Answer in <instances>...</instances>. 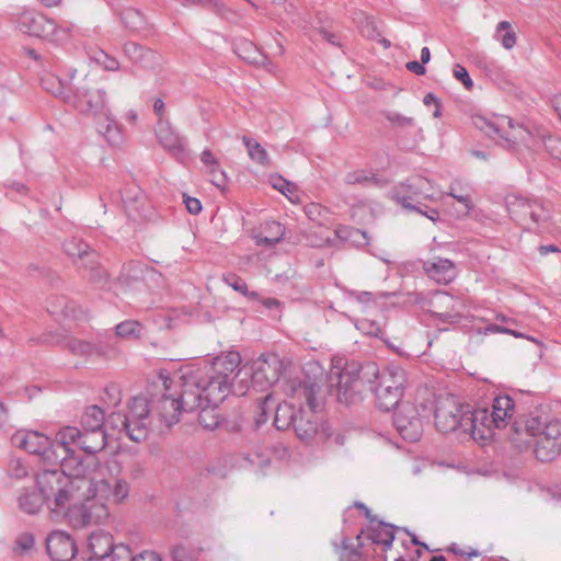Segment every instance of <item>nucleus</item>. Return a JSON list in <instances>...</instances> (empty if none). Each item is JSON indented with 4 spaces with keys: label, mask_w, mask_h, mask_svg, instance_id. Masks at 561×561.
Listing matches in <instances>:
<instances>
[{
    "label": "nucleus",
    "mask_w": 561,
    "mask_h": 561,
    "mask_svg": "<svg viewBox=\"0 0 561 561\" xmlns=\"http://www.w3.org/2000/svg\"><path fill=\"white\" fill-rule=\"evenodd\" d=\"M181 394L174 397L163 393L161 398L152 401L151 407L144 397H134L126 412H113L107 419L114 430L124 432L130 440L142 442L149 433V417L153 413L167 427H171L180 421L183 412H194L198 408V400L190 391L181 387Z\"/></svg>",
    "instance_id": "1"
},
{
    "label": "nucleus",
    "mask_w": 561,
    "mask_h": 561,
    "mask_svg": "<svg viewBox=\"0 0 561 561\" xmlns=\"http://www.w3.org/2000/svg\"><path fill=\"white\" fill-rule=\"evenodd\" d=\"M241 356L238 352L219 355L205 366L187 365L179 370L180 386L198 400V408H217L231 392L243 394V387L237 391L234 379L241 374Z\"/></svg>",
    "instance_id": "2"
},
{
    "label": "nucleus",
    "mask_w": 561,
    "mask_h": 561,
    "mask_svg": "<svg viewBox=\"0 0 561 561\" xmlns=\"http://www.w3.org/2000/svg\"><path fill=\"white\" fill-rule=\"evenodd\" d=\"M67 469L44 470L36 477L39 493L47 504L54 503V510L85 500V490L91 485L88 482L87 465L82 461L77 462L73 472L66 473Z\"/></svg>",
    "instance_id": "3"
},
{
    "label": "nucleus",
    "mask_w": 561,
    "mask_h": 561,
    "mask_svg": "<svg viewBox=\"0 0 561 561\" xmlns=\"http://www.w3.org/2000/svg\"><path fill=\"white\" fill-rule=\"evenodd\" d=\"M300 407L294 423V430L300 440L310 442L320 428V419L316 414L321 403L317 399L320 387L314 382L291 381L286 390Z\"/></svg>",
    "instance_id": "4"
},
{
    "label": "nucleus",
    "mask_w": 561,
    "mask_h": 561,
    "mask_svg": "<svg viewBox=\"0 0 561 561\" xmlns=\"http://www.w3.org/2000/svg\"><path fill=\"white\" fill-rule=\"evenodd\" d=\"M88 482L91 484L85 490V500H96L99 503L113 502L115 504L123 503L129 495V483L122 478H116L112 484L105 479V473H112L110 466H103L96 460L91 459L87 463Z\"/></svg>",
    "instance_id": "5"
},
{
    "label": "nucleus",
    "mask_w": 561,
    "mask_h": 561,
    "mask_svg": "<svg viewBox=\"0 0 561 561\" xmlns=\"http://www.w3.org/2000/svg\"><path fill=\"white\" fill-rule=\"evenodd\" d=\"M377 375V365L368 363H347L337 375L336 398L339 402L354 404L363 399L366 383H373L371 376Z\"/></svg>",
    "instance_id": "6"
},
{
    "label": "nucleus",
    "mask_w": 561,
    "mask_h": 561,
    "mask_svg": "<svg viewBox=\"0 0 561 561\" xmlns=\"http://www.w3.org/2000/svg\"><path fill=\"white\" fill-rule=\"evenodd\" d=\"M435 424L439 432L450 433L461 428L471 436L485 439L486 435L476 422H473V410L469 405H459L454 399L442 401L435 410Z\"/></svg>",
    "instance_id": "7"
},
{
    "label": "nucleus",
    "mask_w": 561,
    "mask_h": 561,
    "mask_svg": "<svg viewBox=\"0 0 561 561\" xmlns=\"http://www.w3.org/2000/svg\"><path fill=\"white\" fill-rule=\"evenodd\" d=\"M472 121L477 128L490 137L497 136L500 138L499 144L506 149H514L517 145H523L527 148L535 146L531 141V133L520 125H515L513 121L506 116L488 118L482 115H477Z\"/></svg>",
    "instance_id": "8"
},
{
    "label": "nucleus",
    "mask_w": 561,
    "mask_h": 561,
    "mask_svg": "<svg viewBox=\"0 0 561 561\" xmlns=\"http://www.w3.org/2000/svg\"><path fill=\"white\" fill-rule=\"evenodd\" d=\"M371 387L375 393L377 405L380 410L390 411L399 407L403 397L407 382L405 371L396 365L388 366L381 373L377 369V375L371 376Z\"/></svg>",
    "instance_id": "9"
},
{
    "label": "nucleus",
    "mask_w": 561,
    "mask_h": 561,
    "mask_svg": "<svg viewBox=\"0 0 561 561\" xmlns=\"http://www.w3.org/2000/svg\"><path fill=\"white\" fill-rule=\"evenodd\" d=\"M16 24L23 33L54 43L68 41L73 28L71 23L58 25L45 14L33 10H23L16 18Z\"/></svg>",
    "instance_id": "10"
},
{
    "label": "nucleus",
    "mask_w": 561,
    "mask_h": 561,
    "mask_svg": "<svg viewBox=\"0 0 561 561\" xmlns=\"http://www.w3.org/2000/svg\"><path fill=\"white\" fill-rule=\"evenodd\" d=\"M66 102L83 114L101 115L106 108V92L95 82L84 77Z\"/></svg>",
    "instance_id": "11"
},
{
    "label": "nucleus",
    "mask_w": 561,
    "mask_h": 561,
    "mask_svg": "<svg viewBox=\"0 0 561 561\" xmlns=\"http://www.w3.org/2000/svg\"><path fill=\"white\" fill-rule=\"evenodd\" d=\"M515 413V402L507 394L497 396L492 403V411L488 409L473 410V422L484 431L486 438L492 436V426L502 428L513 420Z\"/></svg>",
    "instance_id": "12"
},
{
    "label": "nucleus",
    "mask_w": 561,
    "mask_h": 561,
    "mask_svg": "<svg viewBox=\"0 0 561 561\" xmlns=\"http://www.w3.org/2000/svg\"><path fill=\"white\" fill-rule=\"evenodd\" d=\"M430 180L414 175L394 186L392 199L409 210L422 211L423 199H434Z\"/></svg>",
    "instance_id": "13"
},
{
    "label": "nucleus",
    "mask_w": 561,
    "mask_h": 561,
    "mask_svg": "<svg viewBox=\"0 0 561 561\" xmlns=\"http://www.w3.org/2000/svg\"><path fill=\"white\" fill-rule=\"evenodd\" d=\"M14 446L34 455H39L45 461L59 462V453L46 435L35 431H19L12 435Z\"/></svg>",
    "instance_id": "14"
},
{
    "label": "nucleus",
    "mask_w": 561,
    "mask_h": 561,
    "mask_svg": "<svg viewBox=\"0 0 561 561\" xmlns=\"http://www.w3.org/2000/svg\"><path fill=\"white\" fill-rule=\"evenodd\" d=\"M71 506L68 512L70 524L75 528H83L92 524H102L110 516L107 504L96 500H82L67 504Z\"/></svg>",
    "instance_id": "15"
},
{
    "label": "nucleus",
    "mask_w": 561,
    "mask_h": 561,
    "mask_svg": "<svg viewBox=\"0 0 561 561\" xmlns=\"http://www.w3.org/2000/svg\"><path fill=\"white\" fill-rule=\"evenodd\" d=\"M282 373L283 362L278 355H261L252 364V386L262 391L267 390L279 380Z\"/></svg>",
    "instance_id": "16"
},
{
    "label": "nucleus",
    "mask_w": 561,
    "mask_h": 561,
    "mask_svg": "<svg viewBox=\"0 0 561 561\" xmlns=\"http://www.w3.org/2000/svg\"><path fill=\"white\" fill-rule=\"evenodd\" d=\"M561 451V422L551 421L547 423L535 439L534 453L540 461H551Z\"/></svg>",
    "instance_id": "17"
},
{
    "label": "nucleus",
    "mask_w": 561,
    "mask_h": 561,
    "mask_svg": "<svg viewBox=\"0 0 561 561\" xmlns=\"http://www.w3.org/2000/svg\"><path fill=\"white\" fill-rule=\"evenodd\" d=\"M393 424L401 437L409 442H417L423 433V422L416 407L403 402L393 417Z\"/></svg>",
    "instance_id": "18"
},
{
    "label": "nucleus",
    "mask_w": 561,
    "mask_h": 561,
    "mask_svg": "<svg viewBox=\"0 0 561 561\" xmlns=\"http://www.w3.org/2000/svg\"><path fill=\"white\" fill-rule=\"evenodd\" d=\"M46 549L54 561H70L77 554L75 540L65 531H53L46 540Z\"/></svg>",
    "instance_id": "19"
},
{
    "label": "nucleus",
    "mask_w": 561,
    "mask_h": 561,
    "mask_svg": "<svg viewBox=\"0 0 561 561\" xmlns=\"http://www.w3.org/2000/svg\"><path fill=\"white\" fill-rule=\"evenodd\" d=\"M431 305L432 312L443 322L453 323L461 318L463 304L445 291L436 293Z\"/></svg>",
    "instance_id": "20"
},
{
    "label": "nucleus",
    "mask_w": 561,
    "mask_h": 561,
    "mask_svg": "<svg viewBox=\"0 0 561 561\" xmlns=\"http://www.w3.org/2000/svg\"><path fill=\"white\" fill-rule=\"evenodd\" d=\"M81 430L76 426H65L59 430L56 434L55 439V449H61V455L59 454V462L62 468H71L72 462H78L73 458V450L70 447L71 444L78 445L80 444Z\"/></svg>",
    "instance_id": "21"
},
{
    "label": "nucleus",
    "mask_w": 561,
    "mask_h": 561,
    "mask_svg": "<svg viewBox=\"0 0 561 561\" xmlns=\"http://www.w3.org/2000/svg\"><path fill=\"white\" fill-rule=\"evenodd\" d=\"M156 136L160 145L178 159L185 158L183 140L168 119L158 121Z\"/></svg>",
    "instance_id": "22"
},
{
    "label": "nucleus",
    "mask_w": 561,
    "mask_h": 561,
    "mask_svg": "<svg viewBox=\"0 0 561 561\" xmlns=\"http://www.w3.org/2000/svg\"><path fill=\"white\" fill-rule=\"evenodd\" d=\"M423 268L427 276L438 284H448L457 275L454 262L443 257H434L424 262Z\"/></svg>",
    "instance_id": "23"
},
{
    "label": "nucleus",
    "mask_w": 561,
    "mask_h": 561,
    "mask_svg": "<svg viewBox=\"0 0 561 561\" xmlns=\"http://www.w3.org/2000/svg\"><path fill=\"white\" fill-rule=\"evenodd\" d=\"M285 236V227L275 220L266 221L262 225L261 231L253 236L255 244L259 247H274L279 243Z\"/></svg>",
    "instance_id": "24"
},
{
    "label": "nucleus",
    "mask_w": 561,
    "mask_h": 561,
    "mask_svg": "<svg viewBox=\"0 0 561 561\" xmlns=\"http://www.w3.org/2000/svg\"><path fill=\"white\" fill-rule=\"evenodd\" d=\"M123 51L133 62L145 68H153L158 64L159 56L156 51L135 42L125 43Z\"/></svg>",
    "instance_id": "25"
},
{
    "label": "nucleus",
    "mask_w": 561,
    "mask_h": 561,
    "mask_svg": "<svg viewBox=\"0 0 561 561\" xmlns=\"http://www.w3.org/2000/svg\"><path fill=\"white\" fill-rule=\"evenodd\" d=\"M66 253L73 259H78L79 266H85L87 263L94 264L99 254L81 240L72 238L64 243Z\"/></svg>",
    "instance_id": "26"
},
{
    "label": "nucleus",
    "mask_w": 561,
    "mask_h": 561,
    "mask_svg": "<svg viewBox=\"0 0 561 561\" xmlns=\"http://www.w3.org/2000/svg\"><path fill=\"white\" fill-rule=\"evenodd\" d=\"M114 548L113 538L104 531L92 533L89 537L90 559L103 560L110 557Z\"/></svg>",
    "instance_id": "27"
},
{
    "label": "nucleus",
    "mask_w": 561,
    "mask_h": 561,
    "mask_svg": "<svg viewBox=\"0 0 561 561\" xmlns=\"http://www.w3.org/2000/svg\"><path fill=\"white\" fill-rule=\"evenodd\" d=\"M394 526L383 522H378L368 527V538L376 545L383 546L385 550L392 547L394 540Z\"/></svg>",
    "instance_id": "28"
},
{
    "label": "nucleus",
    "mask_w": 561,
    "mask_h": 561,
    "mask_svg": "<svg viewBox=\"0 0 561 561\" xmlns=\"http://www.w3.org/2000/svg\"><path fill=\"white\" fill-rule=\"evenodd\" d=\"M550 218L549 210L539 201H530L520 211L519 217L515 220L522 225H527L528 219L535 225L546 221Z\"/></svg>",
    "instance_id": "29"
},
{
    "label": "nucleus",
    "mask_w": 561,
    "mask_h": 561,
    "mask_svg": "<svg viewBox=\"0 0 561 561\" xmlns=\"http://www.w3.org/2000/svg\"><path fill=\"white\" fill-rule=\"evenodd\" d=\"M66 347L71 352L73 355L78 356H91V355H101L108 358L115 357L118 354L117 348H112L110 353L101 351V348L95 347L94 344L79 340V339H69L66 342Z\"/></svg>",
    "instance_id": "30"
},
{
    "label": "nucleus",
    "mask_w": 561,
    "mask_h": 561,
    "mask_svg": "<svg viewBox=\"0 0 561 561\" xmlns=\"http://www.w3.org/2000/svg\"><path fill=\"white\" fill-rule=\"evenodd\" d=\"M106 434L104 431L81 430L79 447L88 454L101 451L106 446Z\"/></svg>",
    "instance_id": "31"
},
{
    "label": "nucleus",
    "mask_w": 561,
    "mask_h": 561,
    "mask_svg": "<svg viewBox=\"0 0 561 561\" xmlns=\"http://www.w3.org/2000/svg\"><path fill=\"white\" fill-rule=\"evenodd\" d=\"M335 238L342 242H348L354 247H365L369 243V238L365 230L350 226H339L335 229Z\"/></svg>",
    "instance_id": "32"
},
{
    "label": "nucleus",
    "mask_w": 561,
    "mask_h": 561,
    "mask_svg": "<svg viewBox=\"0 0 561 561\" xmlns=\"http://www.w3.org/2000/svg\"><path fill=\"white\" fill-rule=\"evenodd\" d=\"M81 424L84 431H104V411L96 405L87 408L82 415Z\"/></svg>",
    "instance_id": "33"
},
{
    "label": "nucleus",
    "mask_w": 561,
    "mask_h": 561,
    "mask_svg": "<svg viewBox=\"0 0 561 561\" xmlns=\"http://www.w3.org/2000/svg\"><path fill=\"white\" fill-rule=\"evenodd\" d=\"M242 142L244 144L249 158L256 164L267 167L271 163L270 157L265 148L255 139L242 136Z\"/></svg>",
    "instance_id": "34"
},
{
    "label": "nucleus",
    "mask_w": 561,
    "mask_h": 561,
    "mask_svg": "<svg viewBox=\"0 0 561 561\" xmlns=\"http://www.w3.org/2000/svg\"><path fill=\"white\" fill-rule=\"evenodd\" d=\"M296 416L295 403L278 404L275 411L274 425L277 430H287L289 426H294Z\"/></svg>",
    "instance_id": "35"
},
{
    "label": "nucleus",
    "mask_w": 561,
    "mask_h": 561,
    "mask_svg": "<svg viewBox=\"0 0 561 561\" xmlns=\"http://www.w3.org/2000/svg\"><path fill=\"white\" fill-rule=\"evenodd\" d=\"M18 502L19 507L23 512L27 514H35L39 511L45 500L41 493L37 494L34 491H24L20 494Z\"/></svg>",
    "instance_id": "36"
},
{
    "label": "nucleus",
    "mask_w": 561,
    "mask_h": 561,
    "mask_svg": "<svg viewBox=\"0 0 561 561\" xmlns=\"http://www.w3.org/2000/svg\"><path fill=\"white\" fill-rule=\"evenodd\" d=\"M144 325L136 320H125L115 328L116 335L122 339L136 340L142 334Z\"/></svg>",
    "instance_id": "37"
},
{
    "label": "nucleus",
    "mask_w": 561,
    "mask_h": 561,
    "mask_svg": "<svg viewBox=\"0 0 561 561\" xmlns=\"http://www.w3.org/2000/svg\"><path fill=\"white\" fill-rule=\"evenodd\" d=\"M494 37L502 44L505 49H511L516 45V34L512 30V25L507 21H501L496 25Z\"/></svg>",
    "instance_id": "38"
},
{
    "label": "nucleus",
    "mask_w": 561,
    "mask_h": 561,
    "mask_svg": "<svg viewBox=\"0 0 561 561\" xmlns=\"http://www.w3.org/2000/svg\"><path fill=\"white\" fill-rule=\"evenodd\" d=\"M306 216L320 226H327L330 222V211L327 207L318 203H309L305 206Z\"/></svg>",
    "instance_id": "39"
},
{
    "label": "nucleus",
    "mask_w": 561,
    "mask_h": 561,
    "mask_svg": "<svg viewBox=\"0 0 561 561\" xmlns=\"http://www.w3.org/2000/svg\"><path fill=\"white\" fill-rule=\"evenodd\" d=\"M513 427L516 433L525 432L529 436L537 438L542 432V423L539 417H527L523 421H513Z\"/></svg>",
    "instance_id": "40"
},
{
    "label": "nucleus",
    "mask_w": 561,
    "mask_h": 561,
    "mask_svg": "<svg viewBox=\"0 0 561 561\" xmlns=\"http://www.w3.org/2000/svg\"><path fill=\"white\" fill-rule=\"evenodd\" d=\"M448 195L463 205V214H469L473 207L470 188L462 187L460 183H451Z\"/></svg>",
    "instance_id": "41"
},
{
    "label": "nucleus",
    "mask_w": 561,
    "mask_h": 561,
    "mask_svg": "<svg viewBox=\"0 0 561 561\" xmlns=\"http://www.w3.org/2000/svg\"><path fill=\"white\" fill-rule=\"evenodd\" d=\"M224 282L233 288L236 291L242 294L249 299H256L259 294L256 291H249L247 283L237 274L230 273L224 276Z\"/></svg>",
    "instance_id": "42"
},
{
    "label": "nucleus",
    "mask_w": 561,
    "mask_h": 561,
    "mask_svg": "<svg viewBox=\"0 0 561 561\" xmlns=\"http://www.w3.org/2000/svg\"><path fill=\"white\" fill-rule=\"evenodd\" d=\"M121 20L127 28L133 31L141 28L144 25L142 14L134 8L125 9L121 13Z\"/></svg>",
    "instance_id": "43"
},
{
    "label": "nucleus",
    "mask_w": 561,
    "mask_h": 561,
    "mask_svg": "<svg viewBox=\"0 0 561 561\" xmlns=\"http://www.w3.org/2000/svg\"><path fill=\"white\" fill-rule=\"evenodd\" d=\"M531 141L535 144L530 149L537 148L539 140L533 137ZM545 146L547 152L554 159L561 161V138L557 136H549L540 140Z\"/></svg>",
    "instance_id": "44"
},
{
    "label": "nucleus",
    "mask_w": 561,
    "mask_h": 561,
    "mask_svg": "<svg viewBox=\"0 0 561 561\" xmlns=\"http://www.w3.org/2000/svg\"><path fill=\"white\" fill-rule=\"evenodd\" d=\"M101 115H104L106 119V125L101 127L100 133H102L110 142H116L119 139V129L117 122L111 115L108 110L103 112Z\"/></svg>",
    "instance_id": "45"
},
{
    "label": "nucleus",
    "mask_w": 561,
    "mask_h": 561,
    "mask_svg": "<svg viewBox=\"0 0 561 561\" xmlns=\"http://www.w3.org/2000/svg\"><path fill=\"white\" fill-rule=\"evenodd\" d=\"M171 553L174 561H198L199 554L197 549L184 545H176Z\"/></svg>",
    "instance_id": "46"
},
{
    "label": "nucleus",
    "mask_w": 561,
    "mask_h": 561,
    "mask_svg": "<svg viewBox=\"0 0 561 561\" xmlns=\"http://www.w3.org/2000/svg\"><path fill=\"white\" fill-rule=\"evenodd\" d=\"M84 268L89 270V279L96 286L103 287L107 282V273L100 265L99 257L96 259V263L90 264L87 263Z\"/></svg>",
    "instance_id": "47"
},
{
    "label": "nucleus",
    "mask_w": 561,
    "mask_h": 561,
    "mask_svg": "<svg viewBox=\"0 0 561 561\" xmlns=\"http://www.w3.org/2000/svg\"><path fill=\"white\" fill-rule=\"evenodd\" d=\"M216 408L201 407L197 410L201 411L198 421L201 425L207 430H214L219 424V416L215 413Z\"/></svg>",
    "instance_id": "48"
},
{
    "label": "nucleus",
    "mask_w": 561,
    "mask_h": 561,
    "mask_svg": "<svg viewBox=\"0 0 561 561\" xmlns=\"http://www.w3.org/2000/svg\"><path fill=\"white\" fill-rule=\"evenodd\" d=\"M183 5H201L217 15H224L227 8L219 0H181Z\"/></svg>",
    "instance_id": "49"
},
{
    "label": "nucleus",
    "mask_w": 561,
    "mask_h": 561,
    "mask_svg": "<svg viewBox=\"0 0 561 561\" xmlns=\"http://www.w3.org/2000/svg\"><path fill=\"white\" fill-rule=\"evenodd\" d=\"M42 84L45 90L50 92L51 94L62 98L66 102V96H70V94L65 93V88L62 82L56 78L55 76H47L42 79Z\"/></svg>",
    "instance_id": "50"
},
{
    "label": "nucleus",
    "mask_w": 561,
    "mask_h": 561,
    "mask_svg": "<svg viewBox=\"0 0 561 561\" xmlns=\"http://www.w3.org/2000/svg\"><path fill=\"white\" fill-rule=\"evenodd\" d=\"M529 202L530 199L517 195H508L505 199L507 211L513 219L519 217L520 211Z\"/></svg>",
    "instance_id": "51"
},
{
    "label": "nucleus",
    "mask_w": 561,
    "mask_h": 561,
    "mask_svg": "<svg viewBox=\"0 0 561 561\" xmlns=\"http://www.w3.org/2000/svg\"><path fill=\"white\" fill-rule=\"evenodd\" d=\"M96 64L101 65L105 70L116 71L119 68V62L116 58L108 56L105 51L100 50L91 57Z\"/></svg>",
    "instance_id": "52"
},
{
    "label": "nucleus",
    "mask_w": 561,
    "mask_h": 561,
    "mask_svg": "<svg viewBox=\"0 0 561 561\" xmlns=\"http://www.w3.org/2000/svg\"><path fill=\"white\" fill-rule=\"evenodd\" d=\"M363 533L364 531L362 530L357 535L356 539L358 541V545L355 548L351 547V542H350L348 538H344L342 540V548L344 550V552H343L344 554L348 556L352 559L360 560V558H362V548H363V543L360 542V539H362Z\"/></svg>",
    "instance_id": "53"
},
{
    "label": "nucleus",
    "mask_w": 561,
    "mask_h": 561,
    "mask_svg": "<svg viewBox=\"0 0 561 561\" xmlns=\"http://www.w3.org/2000/svg\"><path fill=\"white\" fill-rule=\"evenodd\" d=\"M273 409L274 403L271 394H266L259 404L260 416L255 420L257 426L266 422L268 413L273 411Z\"/></svg>",
    "instance_id": "54"
},
{
    "label": "nucleus",
    "mask_w": 561,
    "mask_h": 561,
    "mask_svg": "<svg viewBox=\"0 0 561 561\" xmlns=\"http://www.w3.org/2000/svg\"><path fill=\"white\" fill-rule=\"evenodd\" d=\"M34 536L30 533H23L15 540V551L26 552L34 547Z\"/></svg>",
    "instance_id": "55"
},
{
    "label": "nucleus",
    "mask_w": 561,
    "mask_h": 561,
    "mask_svg": "<svg viewBox=\"0 0 561 561\" xmlns=\"http://www.w3.org/2000/svg\"><path fill=\"white\" fill-rule=\"evenodd\" d=\"M386 118L388 122H390L393 125L400 126V127H412L415 125L414 118L403 116L399 113L389 112L386 114Z\"/></svg>",
    "instance_id": "56"
},
{
    "label": "nucleus",
    "mask_w": 561,
    "mask_h": 561,
    "mask_svg": "<svg viewBox=\"0 0 561 561\" xmlns=\"http://www.w3.org/2000/svg\"><path fill=\"white\" fill-rule=\"evenodd\" d=\"M110 557L112 561H133L131 551L125 545L114 546Z\"/></svg>",
    "instance_id": "57"
},
{
    "label": "nucleus",
    "mask_w": 561,
    "mask_h": 561,
    "mask_svg": "<svg viewBox=\"0 0 561 561\" xmlns=\"http://www.w3.org/2000/svg\"><path fill=\"white\" fill-rule=\"evenodd\" d=\"M454 76H455L456 79L461 81L467 89H471L472 88L473 82H472V80H471V78L469 76L468 70L463 66L456 65L454 67Z\"/></svg>",
    "instance_id": "58"
},
{
    "label": "nucleus",
    "mask_w": 561,
    "mask_h": 561,
    "mask_svg": "<svg viewBox=\"0 0 561 561\" xmlns=\"http://www.w3.org/2000/svg\"><path fill=\"white\" fill-rule=\"evenodd\" d=\"M272 185L284 195H288L295 191L294 185L282 176L272 178Z\"/></svg>",
    "instance_id": "59"
},
{
    "label": "nucleus",
    "mask_w": 561,
    "mask_h": 561,
    "mask_svg": "<svg viewBox=\"0 0 561 561\" xmlns=\"http://www.w3.org/2000/svg\"><path fill=\"white\" fill-rule=\"evenodd\" d=\"M374 179H375L374 176L365 175L363 171H355V172H350L346 174L345 182L347 184H352V185L364 184V183L373 181Z\"/></svg>",
    "instance_id": "60"
},
{
    "label": "nucleus",
    "mask_w": 561,
    "mask_h": 561,
    "mask_svg": "<svg viewBox=\"0 0 561 561\" xmlns=\"http://www.w3.org/2000/svg\"><path fill=\"white\" fill-rule=\"evenodd\" d=\"M183 203L185 204L187 211L192 215H197L202 211V203L195 197L183 194Z\"/></svg>",
    "instance_id": "61"
},
{
    "label": "nucleus",
    "mask_w": 561,
    "mask_h": 561,
    "mask_svg": "<svg viewBox=\"0 0 561 561\" xmlns=\"http://www.w3.org/2000/svg\"><path fill=\"white\" fill-rule=\"evenodd\" d=\"M201 160L205 165L210 167V172L214 173L218 170L219 164L213 152L209 149H204L201 154Z\"/></svg>",
    "instance_id": "62"
},
{
    "label": "nucleus",
    "mask_w": 561,
    "mask_h": 561,
    "mask_svg": "<svg viewBox=\"0 0 561 561\" xmlns=\"http://www.w3.org/2000/svg\"><path fill=\"white\" fill-rule=\"evenodd\" d=\"M359 323V329L365 331L369 335L378 336V334L381 332L380 327L375 322L362 320Z\"/></svg>",
    "instance_id": "63"
},
{
    "label": "nucleus",
    "mask_w": 561,
    "mask_h": 561,
    "mask_svg": "<svg viewBox=\"0 0 561 561\" xmlns=\"http://www.w3.org/2000/svg\"><path fill=\"white\" fill-rule=\"evenodd\" d=\"M133 561H162L161 557L154 551H142L133 557Z\"/></svg>",
    "instance_id": "64"
}]
</instances>
